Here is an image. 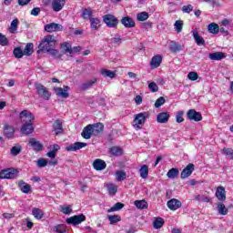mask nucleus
<instances>
[{"mask_svg": "<svg viewBox=\"0 0 233 233\" xmlns=\"http://www.w3.org/2000/svg\"><path fill=\"white\" fill-rule=\"evenodd\" d=\"M167 206L169 210H177V208H181V201L172 198L167 201Z\"/></svg>", "mask_w": 233, "mask_h": 233, "instance_id": "dca6fc26", "label": "nucleus"}, {"mask_svg": "<svg viewBox=\"0 0 233 233\" xmlns=\"http://www.w3.org/2000/svg\"><path fill=\"white\" fill-rule=\"evenodd\" d=\"M165 225V220L162 218H157L154 222H153V227L154 228H161Z\"/></svg>", "mask_w": 233, "mask_h": 233, "instance_id": "49530a36", "label": "nucleus"}, {"mask_svg": "<svg viewBox=\"0 0 233 233\" xmlns=\"http://www.w3.org/2000/svg\"><path fill=\"white\" fill-rule=\"evenodd\" d=\"M19 187H20L21 191L24 194H28V192H30V190H32V187H30V185L25 184L24 182L20 183Z\"/></svg>", "mask_w": 233, "mask_h": 233, "instance_id": "603ef678", "label": "nucleus"}, {"mask_svg": "<svg viewBox=\"0 0 233 233\" xmlns=\"http://www.w3.org/2000/svg\"><path fill=\"white\" fill-rule=\"evenodd\" d=\"M168 119H170V114L168 112H162L157 116V123H168Z\"/></svg>", "mask_w": 233, "mask_h": 233, "instance_id": "412c9836", "label": "nucleus"}, {"mask_svg": "<svg viewBox=\"0 0 233 233\" xmlns=\"http://www.w3.org/2000/svg\"><path fill=\"white\" fill-rule=\"evenodd\" d=\"M226 56L223 52H215L209 54V59L212 61H221V59H225Z\"/></svg>", "mask_w": 233, "mask_h": 233, "instance_id": "a878e982", "label": "nucleus"}, {"mask_svg": "<svg viewBox=\"0 0 233 233\" xmlns=\"http://www.w3.org/2000/svg\"><path fill=\"white\" fill-rule=\"evenodd\" d=\"M120 22L125 28H134L136 26V21L130 16L123 17Z\"/></svg>", "mask_w": 233, "mask_h": 233, "instance_id": "2eb2a0df", "label": "nucleus"}, {"mask_svg": "<svg viewBox=\"0 0 233 233\" xmlns=\"http://www.w3.org/2000/svg\"><path fill=\"white\" fill-rule=\"evenodd\" d=\"M135 206L139 210H145V208H148V203L146 202V200H136L135 201Z\"/></svg>", "mask_w": 233, "mask_h": 233, "instance_id": "c756f323", "label": "nucleus"}, {"mask_svg": "<svg viewBox=\"0 0 233 233\" xmlns=\"http://www.w3.org/2000/svg\"><path fill=\"white\" fill-rule=\"evenodd\" d=\"M93 167L95 170H97V171L105 170V168H106V162H105V160H102L100 158H96L93 162Z\"/></svg>", "mask_w": 233, "mask_h": 233, "instance_id": "f3484780", "label": "nucleus"}, {"mask_svg": "<svg viewBox=\"0 0 233 233\" xmlns=\"http://www.w3.org/2000/svg\"><path fill=\"white\" fill-rule=\"evenodd\" d=\"M116 181H125V179H127V172H125L124 170L116 171Z\"/></svg>", "mask_w": 233, "mask_h": 233, "instance_id": "58836bf2", "label": "nucleus"}, {"mask_svg": "<svg viewBox=\"0 0 233 233\" xmlns=\"http://www.w3.org/2000/svg\"><path fill=\"white\" fill-rule=\"evenodd\" d=\"M86 145L87 144L85 142H76L66 147V150H67V152H76V150H81V148H85Z\"/></svg>", "mask_w": 233, "mask_h": 233, "instance_id": "ddd939ff", "label": "nucleus"}, {"mask_svg": "<svg viewBox=\"0 0 233 233\" xmlns=\"http://www.w3.org/2000/svg\"><path fill=\"white\" fill-rule=\"evenodd\" d=\"M198 77H199V75H198L196 72H189L187 75V78L190 81H198Z\"/></svg>", "mask_w": 233, "mask_h": 233, "instance_id": "0e129e2a", "label": "nucleus"}, {"mask_svg": "<svg viewBox=\"0 0 233 233\" xmlns=\"http://www.w3.org/2000/svg\"><path fill=\"white\" fill-rule=\"evenodd\" d=\"M165 102H166L165 97L160 96L155 102V108H159V106H163V105H165Z\"/></svg>", "mask_w": 233, "mask_h": 233, "instance_id": "13d9d810", "label": "nucleus"}, {"mask_svg": "<svg viewBox=\"0 0 233 233\" xmlns=\"http://www.w3.org/2000/svg\"><path fill=\"white\" fill-rule=\"evenodd\" d=\"M183 114H185L183 111H179L176 116V121L177 123H183L185 121V118H183Z\"/></svg>", "mask_w": 233, "mask_h": 233, "instance_id": "338daca9", "label": "nucleus"}, {"mask_svg": "<svg viewBox=\"0 0 233 233\" xmlns=\"http://www.w3.org/2000/svg\"><path fill=\"white\" fill-rule=\"evenodd\" d=\"M103 21L109 28H116L119 24V20H117L114 15H105L103 16Z\"/></svg>", "mask_w": 233, "mask_h": 233, "instance_id": "39448f33", "label": "nucleus"}, {"mask_svg": "<svg viewBox=\"0 0 233 233\" xmlns=\"http://www.w3.org/2000/svg\"><path fill=\"white\" fill-rule=\"evenodd\" d=\"M17 26H19V20L17 18H15L11 22V25L9 27V32L11 34H15V32H17Z\"/></svg>", "mask_w": 233, "mask_h": 233, "instance_id": "72a5a7b5", "label": "nucleus"}, {"mask_svg": "<svg viewBox=\"0 0 233 233\" xmlns=\"http://www.w3.org/2000/svg\"><path fill=\"white\" fill-rule=\"evenodd\" d=\"M208 30L209 34H219V25L216 23H211L208 25Z\"/></svg>", "mask_w": 233, "mask_h": 233, "instance_id": "c85d7f7f", "label": "nucleus"}, {"mask_svg": "<svg viewBox=\"0 0 233 233\" xmlns=\"http://www.w3.org/2000/svg\"><path fill=\"white\" fill-rule=\"evenodd\" d=\"M192 34H193V37H194L197 45H198V46L205 45V39H203V37H201V35H199V32H198V30H193Z\"/></svg>", "mask_w": 233, "mask_h": 233, "instance_id": "bb28decb", "label": "nucleus"}, {"mask_svg": "<svg viewBox=\"0 0 233 233\" xmlns=\"http://www.w3.org/2000/svg\"><path fill=\"white\" fill-rule=\"evenodd\" d=\"M82 137L84 139H90L92 136H94V131L92 129V125H87L86 127H84L82 133H81Z\"/></svg>", "mask_w": 233, "mask_h": 233, "instance_id": "6ab92c4d", "label": "nucleus"}, {"mask_svg": "<svg viewBox=\"0 0 233 233\" xmlns=\"http://www.w3.org/2000/svg\"><path fill=\"white\" fill-rule=\"evenodd\" d=\"M92 30H97L99 28L101 21L98 18H90Z\"/></svg>", "mask_w": 233, "mask_h": 233, "instance_id": "79ce46f5", "label": "nucleus"}, {"mask_svg": "<svg viewBox=\"0 0 233 233\" xmlns=\"http://www.w3.org/2000/svg\"><path fill=\"white\" fill-rule=\"evenodd\" d=\"M148 88L151 90L153 93H156L159 90V86H157V84L156 82H151L148 84Z\"/></svg>", "mask_w": 233, "mask_h": 233, "instance_id": "680f3d73", "label": "nucleus"}, {"mask_svg": "<svg viewBox=\"0 0 233 233\" xmlns=\"http://www.w3.org/2000/svg\"><path fill=\"white\" fill-rule=\"evenodd\" d=\"M189 121H196L197 123L203 119L201 113L196 111V109H189L187 113Z\"/></svg>", "mask_w": 233, "mask_h": 233, "instance_id": "6e6552de", "label": "nucleus"}, {"mask_svg": "<svg viewBox=\"0 0 233 233\" xmlns=\"http://www.w3.org/2000/svg\"><path fill=\"white\" fill-rule=\"evenodd\" d=\"M107 219H109L111 225H114V223H117L118 221H121V217L117 215H113V216L108 215Z\"/></svg>", "mask_w": 233, "mask_h": 233, "instance_id": "864d4df0", "label": "nucleus"}, {"mask_svg": "<svg viewBox=\"0 0 233 233\" xmlns=\"http://www.w3.org/2000/svg\"><path fill=\"white\" fill-rule=\"evenodd\" d=\"M140 177L147 179L148 177V166L143 165L139 169Z\"/></svg>", "mask_w": 233, "mask_h": 233, "instance_id": "7c9ffc66", "label": "nucleus"}, {"mask_svg": "<svg viewBox=\"0 0 233 233\" xmlns=\"http://www.w3.org/2000/svg\"><path fill=\"white\" fill-rule=\"evenodd\" d=\"M61 212H63V214H72V207H61Z\"/></svg>", "mask_w": 233, "mask_h": 233, "instance_id": "774afa93", "label": "nucleus"}, {"mask_svg": "<svg viewBox=\"0 0 233 233\" xmlns=\"http://www.w3.org/2000/svg\"><path fill=\"white\" fill-rule=\"evenodd\" d=\"M195 170V166L192 163H189L181 172V179H187L189 176H192V172Z\"/></svg>", "mask_w": 233, "mask_h": 233, "instance_id": "f8f14e48", "label": "nucleus"}, {"mask_svg": "<svg viewBox=\"0 0 233 233\" xmlns=\"http://www.w3.org/2000/svg\"><path fill=\"white\" fill-rule=\"evenodd\" d=\"M167 176L170 179H174V178L177 177V176H179V170L177 168L173 167L168 170V172L167 173Z\"/></svg>", "mask_w": 233, "mask_h": 233, "instance_id": "e433bc0d", "label": "nucleus"}, {"mask_svg": "<svg viewBox=\"0 0 233 233\" xmlns=\"http://www.w3.org/2000/svg\"><path fill=\"white\" fill-rule=\"evenodd\" d=\"M148 17H150V15H148L147 12H145V11L138 13L137 15V21H147V19H148Z\"/></svg>", "mask_w": 233, "mask_h": 233, "instance_id": "09e8293b", "label": "nucleus"}, {"mask_svg": "<svg viewBox=\"0 0 233 233\" xmlns=\"http://www.w3.org/2000/svg\"><path fill=\"white\" fill-rule=\"evenodd\" d=\"M0 45L2 46H6L8 45V38L5 35L0 33Z\"/></svg>", "mask_w": 233, "mask_h": 233, "instance_id": "69168bd1", "label": "nucleus"}, {"mask_svg": "<svg viewBox=\"0 0 233 233\" xmlns=\"http://www.w3.org/2000/svg\"><path fill=\"white\" fill-rule=\"evenodd\" d=\"M15 176V169L6 168L0 171V179H14Z\"/></svg>", "mask_w": 233, "mask_h": 233, "instance_id": "0eeeda50", "label": "nucleus"}, {"mask_svg": "<svg viewBox=\"0 0 233 233\" xmlns=\"http://www.w3.org/2000/svg\"><path fill=\"white\" fill-rule=\"evenodd\" d=\"M36 165L39 168H43V167H46V165H48V161L45 158H40L37 160Z\"/></svg>", "mask_w": 233, "mask_h": 233, "instance_id": "052dcab7", "label": "nucleus"}, {"mask_svg": "<svg viewBox=\"0 0 233 233\" xmlns=\"http://www.w3.org/2000/svg\"><path fill=\"white\" fill-rule=\"evenodd\" d=\"M181 45L176 43V42H171L169 45V50H171L174 54L180 52L182 50Z\"/></svg>", "mask_w": 233, "mask_h": 233, "instance_id": "2f4dec72", "label": "nucleus"}, {"mask_svg": "<svg viewBox=\"0 0 233 233\" xmlns=\"http://www.w3.org/2000/svg\"><path fill=\"white\" fill-rule=\"evenodd\" d=\"M148 117H150V113L148 112H142L135 115L132 127L135 128V130H141V128L145 127V122L147 119H148Z\"/></svg>", "mask_w": 233, "mask_h": 233, "instance_id": "f03ea898", "label": "nucleus"}, {"mask_svg": "<svg viewBox=\"0 0 233 233\" xmlns=\"http://www.w3.org/2000/svg\"><path fill=\"white\" fill-rule=\"evenodd\" d=\"M222 154L228 156L229 159H233V149L232 148H223Z\"/></svg>", "mask_w": 233, "mask_h": 233, "instance_id": "bf43d9fd", "label": "nucleus"}, {"mask_svg": "<svg viewBox=\"0 0 233 233\" xmlns=\"http://www.w3.org/2000/svg\"><path fill=\"white\" fill-rule=\"evenodd\" d=\"M216 197L219 201H225V199H227V195L225 194L224 187H218L217 188Z\"/></svg>", "mask_w": 233, "mask_h": 233, "instance_id": "393cba45", "label": "nucleus"}, {"mask_svg": "<svg viewBox=\"0 0 233 233\" xmlns=\"http://www.w3.org/2000/svg\"><path fill=\"white\" fill-rule=\"evenodd\" d=\"M110 153L112 154V156H122L123 149L118 147H113L110 148Z\"/></svg>", "mask_w": 233, "mask_h": 233, "instance_id": "3c124183", "label": "nucleus"}, {"mask_svg": "<svg viewBox=\"0 0 233 233\" xmlns=\"http://www.w3.org/2000/svg\"><path fill=\"white\" fill-rule=\"evenodd\" d=\"M95 83H97V78H93L80 86L81 90H89V88H92Z\"/></svg>", "mask_w": 233, "mask_h": 233, "instance_id": "cd10ccee", "label": "nucleus"}, {"mask_svg": "<svg viewBox=\"0 0 233 233\" xmlns=\"http://www.w3.org/2000/svg\"><path fill=\"white\" fill-rule=\"evenodd\" d=\"M110 41L115 46H119V45L123 43V39L121 38V36H115L111 38Z\"/></svg>", "mask_w": 233, "mask_h": 233, "instance_id": "6e6d98bb", "label": "nucleus"}, {"mask_svg": "<svg viewBox=\"0 0 233 233\" xmlns=\"http://www.w3.org/2000/svg\"><path fill=\"white\" fill-rule=\"evenodd\" d=\"M21 150H22V147H21V145H15V147H13L10 150V153H11V156H19V154H21Z\"/></svg>", "mask_w": 233, "mask_h": 233, "instance_id": "37998d69", "label": "nucleus"}, {"mask_svg": "<svg viewBox=\"0 0 233 233\" xmlns=\"http://www.w3.org/2000/svg\"><path fill=\"white\" fill-rule=\"evenodd\" d=\"M60 48L63 51V54H69L72 50V46L68 42H64L61 44Z\"/></svg>", "mask_w": 233, "mask_h": 233, "instance_id": "473e14b6", "label": "nucleus"}, {"mask_svg": "<svg viewBox=\"0 0 233 233\" xmlns=\"http://www.w3.org/2000/svg\"><path fill=\"white\" fill-rule=\"evenodd\" d=\"M101 74L104 77H109L110 79H114V77H116V72L108 69H102Z\"/></svg>", "mask_w": 233, "mask_h": 233, "instance_id": "4c0bfd02", "label": "nucleus"}, {"mask_svg": "<svg viewBox=\"0 0 233 233\" xmlns=\"http://www.w3.org/2000/svg\"><path fill=\"white\" fill-rule=\"evenodd\" d=\"M23 52L25 56H32V54H34V44L32 43L26 44Z\"/></svg>", "mask_w": 233, "mask_h": 233, "instance_id": "f704fd0d", "label": "nucleus"}, {"mask_svg": "<svg viewBox=\"0 0 233 233\" xmlns=\"http://www.w3.org/2000/svg\"><path fill=\"white\" fill-rule=\"evenodd\" d=\"M123 207H125V204H123L121 202H117L111 208H109L107 210V212L108 213H110V212H117V210H121V208H123Z\"/></svg>", "mask_w": 233, "mask_h": 233, "instance_id": "c03bdc74", "label": "nucleus"}, {"mask_svg": "<svg viewBox=\"0 0 233 233\" xmlns=\"http://www.w3.org/2000/svg\"><path fill=\"white\" fill-rule=\"evenodd\" d=\"M104 129L105 126L101 123L92 125L93 136H99L100 134H103Z\"/></svg>", "mask_w": 233, "mask_h": 233, "instance_id": "4be33fe9", "label": "nucleus"}, {"mask_svg": "<svg viewBox=\"0 0 233 233\" xmlns=\"http://www.w3.org/2000/svg\"><path fill=\"white\" fill-rule=\"evenodd\" d=\"M66 4V0H53L52 8L54 12H61Z\"/></svg>", "mask_w": 233, "mask_h": 233, "instance_id": "4468645a", "label": "nucleus"}, {"mask_svg": "<svg viewBox=\"0 0 233 233\" xmlns=\"http://www.w3.org/2000/svg\"><path fill=\"white\" fill-rule=\"evenodd\" d=\"M86 220V217L84 214L75 215L71 218H66V223L68 225H80L83 221Z\"/></svg>", "mask_w": 233, "mask_h": 233, "instance_id": "423d86ee", "label": "nucleus"}, {"mask_svg": "<svg viewBox=\"0 0 233 233\" xmlns=\"http://www.w3.org/2000/svg\"><path fill=\"white\" fill-rule=\"evenodd\" d=\"M53 129L56 133V136H59V134H63V121L61 119H57L55 121L53 125Z\"/></svg>", "mask_w": 233, "mask_h": 233, "instance_id": "aec40b11", "label": "nucleus"}, {"mask_svg": "<svg viewBox=\"0 0 233 233\" xmlns=\"http://www.w3.org/2000/svg\"><path fill=\"white\" fill-rule=\"evenodd\" d=\"M54 90L58 97H63L66 99L69 97L68 90H70V86H65L64 89L62 87H54Z\"/></svg>", "mask_w": 233, "mask_h": 233, "instance_id": "9d476101", "label": "nucleus"}, {"mask_svg": "<svg viewBox=\"0 0 233 233\" xmlns=\"http://www.w3.org/2000/svg\"><path fill=\"white\" fill-rule=\"evenodd\" d=\"M107 192L110 194V196H116V193L117 192V187L115 184H107Z\"/></svg>", "mask_w": 233, "mask_h": 233, "instance_id": "a18cd8bd", "label": "nucleus"}, {"mask_svg": "<svg viewBox=\"0 0 233 233\" xmlns=\"http://www.w3.org/2000/svg\"><path fill=\"white\" fill-rule=\"evenodd\" d=\"M20 132L25 136H29V134L34 133V124H22Z\"/></svg>", "mask_w": 233, "mask_h": 233, "instance_id": "a211bd4d", "label": "nucleus"}, {"mask_svg": "<svg viewBox=\"0 0 233 233\" xmlns=\"http://www.w3.org/2000/svg\"><path fill=\"white\" fill-rule=\"evenodd\" d=\"M32 214L35 218V219H43V210L39 208H34L32 210Z\"/></svg>", "mask_w": 233, "mask_h": 233, "instance_id": "8fccbe9b", "label": "nucleus"}, {"mask_svg": "<svg viewBox=\"0 0 233 233\" xmlns=\"http://www.w3.org/2000/svg\"><path fill=\"white\" fill-rule=\"evenodd\" d=\"M54 232H56V233H66V230L65 229V226L57 225V226L54 227Z\"/></svg>", "mask_w": 233, "mask_h": 233, "instance_id": "e2e57ef3", "label": "nucleus"}, {"mask_svg": "<svg viewBox=\"0 0 233 233\" xmlns=\"http://www.w3.org/2000/svg\"><path fill=\"white\" fill-rule=\"evenodd\" d=\"M218 212L221 216H227V214H228V209L227 208V207H225V204L218 203Z\"/></svg>", "mask_w": 233, "mask_h": 233, "instance_id": "c9c22d12", "label": "nucleus"}, {"mask_svg": "<svg viewBox=\"0 0 233 233\" xmlns=\"http://www.w3.org/2000/svg\"><path fill=\"white\" fill-rule=\"evenodd\" d=\"M56 45H57V40L56 36L53 35H47L44 37V39L38 45L37 54H46L51 48H55Z\"/></svg>", "mask_w": 233, "mask_h": 233, "instance_id": "f257e3e1", "label": "nucleus"}, {"mask_svg": "<svg viewBox=\"0 0 233 233\" xmlns=\"http://www.w3.org/2000/svg\"><path fill=\"white\" fill-rule=\"evenodd\" d=\"M13 54L16 59H21L23 56H25V53L21 47H16L14 49Z\"/></svg>", "mask_w": 233, "mask_h": 233, "instance_id": "de8ad7c7", "label": "nucleus"}, {"mask_svg": "<svg viewBox=\"0 0 233 233\" xmlns=\"http://www.w3.org/2000/svg\"><path fill=\"white\" fill-rule=\"evenodd\" d=\"M36 92L38 94V96H40V97H43V99H46V101H48V99H50V96H52L50 94V91H48V89L41 85V84H35V85Z\"/></svg>", "mask_w": 233, "mask_h": 233, "instance_id": "20e7f679", "label": "nucleus"}, {"mask_svg": "<svg viewBox=\"0 0 233 233\" xmlns=\"http://www.w3.org/2000/svg\"><path fill=\"white\" fill-rule=\"evenodd\" d=\"M92 9H85L82 13V16L85 18V19H92Z\"/></svg>", "mask_w": 233, "mask_h": 233, "instance_id": "5fc2aeb1", "label": "nucleus"}, {"mask_svg": "<svg viewBox=\"0 0 233 233\" xmlns=\"http://www.w3.org/2000/svg\"><path fill=\"white\" fill-rule=\"evenodd\" d=\"M174 28L177 34H181V32H183V21L177 20L174 24Z\"/></svg>", "mask_w": 233, "mask_h": 233, "instance_id": "ea45409f", "label": "nucleus"}, {"mask_svg": "<svg viewBox=\"0 0 233 233\" xmlns=\"http://www.w3.org/2000/svg\"><path fill=\"white\" fill-rule=\"evenodd\" d=\"M45 31L49 32H63V26L61 24L50 23L45 25Z\"/></svg>", "mask_w": 233, "mask_h": 233, "instance_id": "9b49d317", "label": "nucleus"}, {"mask_svg": "<svg viewBox=\"0 0 233 233\" xmlns=\"http://www.w3.org/2000/svg\"><path fill=\"white\" fill-rule=\"evenodd\" d=\"M47 54H50L53 57H56L57 59H60V57L63 56L62 54L59 53V50L54 49V47H51L47 52Z\"/></svg>", "mask_w": 233, "mask_h": 233, "instance_id": "a19ab883", "label": "nucleus"}, {"mask_svg": "<svg viewBox=\"0 0 233 233\" xmlns=\"http://www.w3.org/2000/svg\"><path fill=\"white\" fill-rule=\"evenodd\" d=\"M35 119V116H34V115L30 111L24 110L20 112V121L22 125L34 124Z\"/></svg>", "mask_w": 233, "mask_h": 233, "instance_id": "7ed1b4c3", "label": "nucleus"}, {"mask_svg": "<svg viewBox=\"0 0 233 233\" xmlns=\"http://www.w3.org/2000/svg\"><path fill=\"white\" fill-rule=\"evenodd\" d=\"M161 61H163V57L159 55H157L152 57L150 65L152 68H157L161 65Z\"/></svg>", "mask_w": 233, "mask_h": 233, "instance_id": "b1692460", "label": "nucleus"}, {"mask_svg": "<svg viewBox=\"0 0 233 233\" xmlns=\"http://www.w3.org/2000/svg\"><path fill=\"white\" fill-rule=\"evenodd\" d=\"M4 136L7 139H14V135L15 134V128L13 126L8 125V123L4 124Z\"/></svg>", "mask_w": 233, "mask_h": 233, "instance_id": "1a4fd4ad", "label": "nucleus"}, {"mask_svg": "<svg viewBox=\"0 0 233 233\" xmlns=\"http://www.w3.org/2000/svg\"><path fill=\"white\" fill-rule=\"evenodd\" d=\"M81 50H83V47H81V46H75V47L71 46V51H70V54H69V57H74V54H79V52Z\"/></svg>", "mask_w": 233, "mask_h": 233, "instance_id": "4d7b16f0", "label": "nucleus"}, {"mask_svg": "<svg viewBox=\"0 0 233 233\" xmlns=\"http://www.w3.org/2000/svg\"><path fill=\"white\" fill-rule=\"evenodd\" d=\"M29 145H31L32 148H34L35 152H41V150H43V144L35 140V138H30Z\"/></svg>", "mask_w": 233, "mask_h": 233, "instance_id": "5701e85b", "label": "nucleus"}]
</instances>
